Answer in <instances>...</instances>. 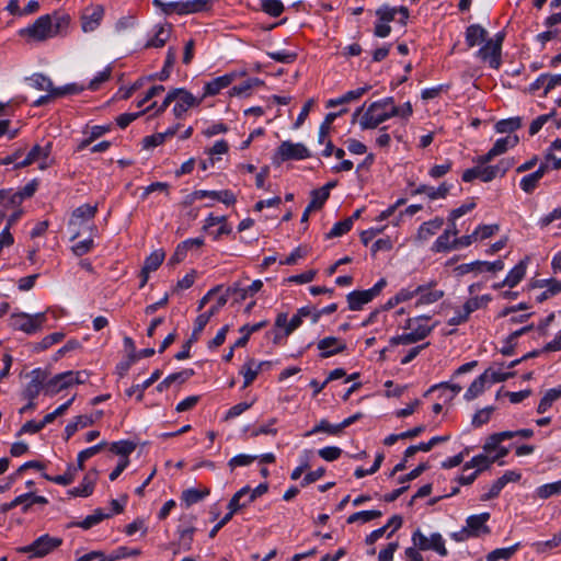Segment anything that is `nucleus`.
<instances>
[{"instance_id":"f257e3e1","label":"nucleus","mask_w":561,"mask_h":561,"mask_svg":"<svg viewBox=\"0 0 561 561\" xmlns=\"http://www.w3.org/2000/svg\"><path fill=\"white\" fill-rule=\"evenodd\" d=\"M400 114L399 106L394 105L392 98H386L371 103L362 115L359 125L362 129H374L390 117Z\"/></svg>"},{"instance_id":"f03ea898","label":"nucleus","mask_w":561,"mask_h":561,"mask_svg":"<svg viewBox=\"0 0 561 561\" xmlns=\"http://www.w3.org/2000/svg\"><path fill=\"white\" fill-rule=\"evenodd\" d=\"M61 545V538L45 534L36 538L30 545L16 548V552L27 554L30 559L44 558L57 550Z\"/></svg>"},{"instance_id":"7ed1b4c3","label":"nucleus","mask_w":561,"mask_h":561,"mask_svg":"<svg viewBox=\"0 0 561 561\" xmlns=\"http://www.w3.org/2000/svg\"><path fill=\"white\" fill-rule=\"evenodd\" d=\"M20 36L27 37L35 42H44L56 36V30L53 26V18L50 14H44L35 20V22L20 30Z\"/></svg>"},{"instance_id":"20e7f679","label":"nucleus","mask_w":561,"mask_h":561,"mask_svg":"<svg viewBox=\"0 0 561 561\" xmlns=\"http://www.w3.org/2000/svg\"><path fill=\"white\" fill-rule=\"evenodd\" d=\"M46 321L45 312L28 314L25 312L12 313L9 320V325L27 334H33L43 328Z\"/></svg>"},{"instance_id":"39448f33","label":"nucleus","mask_w":561,"mask_h":561,"mask_svg":"<svg viewBox=\"0 0 561 561\" xmlns=\"http://www.w3.org/2000/svg\"><path fill=\"white\" fill-rule=\"evenodd\" d=\"M310 156V151L304 144H294L289 140H285L278 146L274 156V162L280 163L287 160H304Z\"/></svg>"},{"instance_id":"423d86ee","label":"nucleus","mask_w":561,"mask_h":561,"mask_svg":"<svg viewBox=\"0 0 561 561\" xmlns=\"http://www.w3.org/2000/svg\"><path fill=\"white\" fill-rule=\"evenodd\" d=\"M96 211L98 206H92L90 204H83L72 211L68 222V229L71 232V240H75L80 236L81 226L93 219Z\"/></svg>"},{"instance_id":"0eeeda50","label":"nucleus","mask_w":561,"mask_h":561,"mask_svg":"<svg viewBox=\"0 0 561 561\" xmlns=\"http://www.w3.org/2000/svg\"><path fill=\"white\" fill-rule=\"evenodd\" d=\"M104 7L102 4H90L85 7L80 14V24L83 33H91L99 28L104 18Z\"/></svg>"},{"instance_id":"6e6552de","label":"nucleus","mask_w":561,"mask_h":561,"mask_svg":"<svg viewBox=\"0 0 561 561\" xmlns=\"http://www.w3.org/2000/svg\"><path fill=\"white\" fill-rule=\"evenodd\" d=\"M174 93L173 113L178 118H182L191 107L198 106L202 101L184 89H174Z\"/></svg>"},{"instance_id":"1a4fd4ad","label":"nucleus","mask_w":561,"mask_h":561,"mask_svg":"<svg viewBox=\"0 0 561 561\" xmlns=\"http://www.w3.org/2000/svg\"><path fill=\"white\" fill-rule=\"evenodd\" d=\"M518 137L508 135L506 137L500 138L495 141L493 147L483 156H480L477 159L478 163L486 164L492 161L495 157L507 151L508 148H513L517 145Z\"/></svg>"},{"instance_id":"9d476101","label":"nucleus","mask_w":561,"mask_h":561,"mask_svg":"<svg viewBox=\"0 0 561 561\" xmlns=\"http://www.w3.org/2000/svg\"><path fill=\"white\" fill-rule=\"evenodd\" d=\"M491 515L488 512L470 515L466 519V528L471 538L480 537L482 535H489L491 533L490 527L486 525Z\"/></svg>"},{"instance_id":"9b49d317","label":"nucleus","mask_w":561,"mask_h":561,"mask_svg":"<svg viewBox=\"0 0 561 561\" xmlns=\"http://www.w3.org/2000/svg\"><path fill=\"white\" fill-rule=\"evenodd\" d=\"M139 553L140 551L137 549L128 550L126 547H119L108 556H105L101 551H91L78 558L76 561H92L94 559H100V561H117L130 556H138Z\"/></svg>"},{"instance_id":"f8f14e48","label":"nucleus","mask_w":561,"mask_h":561,"mask_svg":"<svg viewBox=\"0 0 561 561\" xmlns=\"http://www.w3.org/2000/svg\"><path fill=\"white\" fill-rule=\"evenodd\" d=\"M477 56L481 60L488 61L491 68L497 69L501 66L500 43L493 42V38L488 39L477 51Z\"/></svg>"},{"instance_id":"ddd939ff","label":"nucleus","mask_w":561,"mask_h":561,"mask_svg":"<svg viewBox=\"0 0 561 561\" xmlns=\"http://www.w3.org/2000/svg\"><path fill=\"white\" fill-rule=\"evenodd\" d=\"M32 379L25 387L23 391L24 398L33 401L42 390H44V386L47 379V373L41 368H36L31 373Z\"/></svg>"},{"instance_id":"4468645a","label":"nucleus","mask_w":561,"mask_h":561,"mask_svg":"<svg viewBox=\"0 0 561 561\" xmlns=\"http://www.w3.org/2000/svg\"><path fill=\"white\" fill-rule=\"evenodd\" d=\"M397 14L400 15V18L398 19V22L401 25H405L407 20L409 19V9L407 7L401 5V7L397 8V7H390L388 4H383L376 11V15L378 16V19L381 22H387V23L394 21Z\"/></svg>"},{"instance_id":"2eb2a0df","label":"nucleus","mask_w":561,"mask_h":561,"mask_svg":"<svg viewBox=\"0 0 561 561\" xmlns=\"http://www.w3.org/2000/svg\"><path fill=\"white\" fill-rule=\"evenodd\" d=\"M503 268L504 262L502 260H497L495 262L476 261L472 263L461 264L457 267V271L460 274H467L470 272L482 273L484 271L495 273Z\"/></svg>"},{"instance_id":"dca6fc26","label":"nucleus","mask_w":561,"mask_h":561,"mask_svg":"<svg viewBox=\"0 0 561 561\" xmlns=\"http://www.w3.org/2000/svg\"><path fill=\"white\" fill-rule=\"evenodd\" d=\"M71 386V370H69L58 374L49 380L46 379L44 392L45 394L53 397L60 392L61 390L67 389Z\"/></svg>"},{"instance_id":"f3484780","label":"nucleus","mask_w":561,"mask_h":561,"mask_svg":"<svg viewBox=\"0 0 561 561\" xmlns=\"http://www.w3.org/2000/svg\"><path fill=\"white\" fill-rule=\"evenodd\" d=\"M436 282L431 280L427 284L420 285L417 288H422V291H417L416 305H431L444 297V290L436 288Z\"/></svg>"},{"instance_id":"a211bd4d","label":"nucleus","mask_w":561,"mask_h":561,"mask_svg":"<svg viewBox=\"0 0 561 561\" xmlns=\"http://www.w3.org/2000/svg\"><path fill=\"white\" fill-rule=\"evenodd\" d=\"M318 348L321 351L320 356L322 358H328L344 352L346 344L335 336H327L318 342Z\"/></svg>"},{"instance_id":"6ab92c4d","label":"nucleus","mask_w":561,"mask_h":561,"mask_svg":"<svg viewBox=\"0 0 561 561\" xmlns=\"http://www.w3.org/2000/svg\"><path fill=\"white\" fill-rule=\"evenodd\" d=\"M474 179H480L483 182H491L493 179H495L494 170L492 169V165H486L478 163L477 167L467 169L462 173V181L463 182H471Z\"/></svg>"},{"instance_id":"aec40b11","label":"nucleus","mask_w":561,"mask_h":561,"mask_svg":"<svg viewBox=\"0 0 561 561\" xmlns=\"http://www.w3.org/2000/svg\"><path fill=\"white\" fill-rule=\"evenodd\" d=\"M228 301L226 295L220 296L215 306H213L208 311L201 313L194 324V335L196 333H202L206 324L209 322L213 316H215Z\"/></svg>"},{"instance_id":"412c9836","label":"nucleus","mask_w":561,"mask_h":561,"mask_svg":"<svg viewBox=\"0 0 561 561\" xmlns=\"http://www.w3.org/2000/svg\"><path fill=\"white\" fill-rule=\"evenodd\" d=\"M444 225V220L440 217H435L434 219L423 222L419 229L415 237V241L424 242L427 241L432 236H434Z\"/></svg>"},{"instance_id":"4be33fe9","label":"nucleus","mask_w":561,"mask_h":561,"mask_svg":"<svg viewBox=\"0 0 561 561\" xmlns=\"http://www.w3.org/2000/svg\"><path fill=\"white\" fill-rule=\"evenodd\" d=\"M98 472L92 471L89 472L82 480L79 486L73 488L69 491V494L72 496H82L87 497L92 494Z\"/></svg>"},{"instance_id":"5701e85b","label":"nucleus","mask_w":561,"mask_h":561,"mask_svg":"<svg viewBox=\"0 0 561 561\" xmlns=\"http://www.w3.org/2000/svg\"><path fill=\"white\" fill-rule=\"evenodd\" d=\"M488 31L480 24H471L466 30V43L469 47H474L486 42Z\"/></svg>"},{"instance_id":"b1692460","label":"nucleus","mask_w":561,"mask_h":561,"mask_svg":"<svg viewBox=\"0 0 561 561\" xmlns=\"http://www.w3.org/2000/svg\"><path fill=\"white\" fill-rule=\"evenodd\" d=\"M457 234L458 230H445L433 243L432 251L440 253L456 249V247H454V239L451 240V238Z\"/></svg>"},{"instance_id":"393cba45","label":"nucleus","mask_w":561,"mask_h":561,"mask_svg":"<svg viewBox=\"0 0 561 561\" xmlns=\"http://www.w3.org/2000/svg\"><path fill=\"white\" fill-rule=\"evenodd\" d=\"M232 80H233L232 75H225V76L218 77V78L207 82L204 87V94H203L202 99L207 95H216L224 88L229 87L231 84Z\"/></svg>"},{"instance_id":"a878e982","label":"nucleus","mask_w":561,"mask_h":561,"mask_svg":"<svg viewBox=\"0 0 561 561\" xmlns=\"http://www.w3.org/2000/svg\"><path fill=\"white\" fill-rule=\"evenodd\" d=\"M264 364L265 363L263 362L257 364L253 358L248 359V362L240 369V374L244 378L243 388H247L253 382Z\"/></svg>"},{"instance_id":"bb28decb","label":"nucleus","mask_w":561,"mask_h":561,"mask_svg":"<svg viewBox=\"0 0 561 561\" xmlns=\"http://www.w3.org/2000/svg\"><path fill=\"white\" fill-rule=\"evenodd\" d=\"M348 308L351 310H360L364 305L373 300L371 294L368 290H354L346 296Z\"/></svg>"},{"instance_id":"cd10ccee","label":"nucleus","mask_w":561,"mask_h":561,"mask_svg":"<svg viewBox=\"0 0 561 561\" xmlns=\"http://www.w3.org/2000/svg\"><path fill=\"white\" fill-rule=\"evenodd\" d=\"M449 190L450 185L447 183H442L437 188L427 185H420L414 190L413 194H426L430 199H437L446 197Z\"/></svg>"},{"instance_id":"c85d7f7f","label":"nucleus","mask_w":561,"mask_h":561,"mask_svg":"<svg viewBox=\"0 0 561 561\" xmlns=\"http://www.w3.org/2000/svg\"><path fill=\"white\" fill-rule=\"evenodd\" d=\"M161 377V370H154L151 376L139 385L131 386L126 390V396L131 397L137 393V400L141 401L144 398V391L148 389L152 383H154Z\"/></svg>"},{"instance_id":"c756f323","label":"nucleus","mask_w":561,"mask_h":561,"mask_svg":"<svg viewBox=\"0 0 561 561\" xmlns=\"http://www.w3.org/2000/svg\"><path fill=\"white\" fill-rule=\"evenodd\" d=\"M368 90H369V87L367 85V87L358 88L356 90L348 91L340 98L329 100L327 102V107L328 108L335 107L337 105H342V104L348 103L351 101H355V100L359 99Z\"/></svg>"},{"instance_id":"7c9ffc66","label":"nucleus","mask_w":561,"mask_h":561,"mask_svg":"<svg viewBox=\"0 0 561 561\" xmlns=\"http://www.w3.org/2000/svg\"><path fill=\"white\" fill-rule=\"evenodd\" d=\"M263 286L262 280H254L248 288H242L239 284H233V286L228 288V294H233L238 299L244 300L249 295L252 296L257 293Z\"/></svg>"},{"instance_id":"2f4dec72","label":"nucleus","mask_w":561,"mask_h":561,"mask_svg":"<svg viewBox=\"0 0 561 561\" xmlns=\"http://www.w3.org/2000/svg\"><path fill=\"white\" fill-rule=\"evenodd\" d=\"M526 262L524 260L520 261L510 271L505 279L502 282V285H507L511 288L515 287L524 278L526 274Z\"/></svg>"},{"instance_id":"473e14b6","label":"nucleus","mask_w":561,"mask_h":561,"mask_svg":"<svg viewBox=\"0 0 561 561\" xmlns=\"http://www.w3.org/2000/svg\"><path fill=\"white\" fill-rule=\"evenodd\" d=\"M489 374H482L473 380L468 390L465 393V399L471 401L480 396L485 388V383L489 382Z\"/></svg>"},{"instance_id":"72a5a7b5","label":"nucleus","mask_w":561,"mask_h":561,"mask_svg":"<svg viewBox=\"0 0 561 561\" xmlns=\"http://www.w3.org/2000/svg\"><path fill=\"white\" fill-rule=\"evenodd\" d=\"M111 514L104 513L103 510L98 508L93 514L88 515L83 520L72 523L71 526L80 527L83 529H90L91 527L98 525L103 519L108 518Z\"/></svg>"},{"instance_id":"f704fd0d","label":"nucleus","mask_w":561,"mask_h":561,"mask_svg":"<svg viewBox=\"0 0 561 561\" xmlns=\"http://www.w3.org/2000/svg\"><path fill=\"white\" fill-rule=\"evenodd\" d=\"M171 35V25L164 24L157 27L152 39L147 43V47L160 48L165 45Z\"/></svg>"},{"instance_id":"c9c22d12","label":"nucleus","mask_w":561,"mask_h":561,"mask_svg":"<svg viewBox=\"0 0 561 561\" xmlns=\"http://www.w3.org/2000/svg\"><path fill=\"white\" fill-rule=\"evenodd\" d=\"M152 4L160 9L164 14H185L184 1L163 2L162 0H152Z\"/></svg>"},{"instance_id":"e433bc0d","label":"nucleus","mask_w":561,"mask_h":561,"mask_svg":"<svg viewBox=\"0 0 561 561\" xmlns=\"http://www.w3.org/2000/svg\"><path fill=\"white\" fill-rule=\"evenodd\" d=\"M561 398V386L557 388L549 389L545 396L541 398L537 412L538 413H545L548 409L551 408L554 401L559 400Z\"/></svg>"},{"instance_id":"4c0bfd02","label":"nucleus","mask_w":561,"mask_h":561,"mask_svg":"<svg viewBox=\"0 0 561 561\" xmlns=\"http://www.w3.org/2000/svg\"><path fill=\"white\" fill-rule=\"evenodd\" d=\"M345 112H346V108H343L340 112L327 114V116L324 117V121L321 123V125L319 127V134H318L319 144H324V140L327 139V137L330 134L332 123L335 121L336 117L344 114Z\"/></svg>"},{"instance_id":"58836bf2","label":"nucleus","mask_w":561,"mask_h":561,"mask_svg":"<svg viewBox=\"0 0 561 561\" xmlns=\"http://www.w3.org/2000/svg\"><path fill=\"white\" fill-rule=\"evenodd\" d=\"M209 493L210 491L208 488H205L204 490L187 489L182 492V501L185 503L186 506H191L202 501Z\"/></svg>"},{"instance_id":"ea45409f","label":"nucleus","mask_w":561,"mask_h":561,"mask_svg":"<svg viewBox=\"0 0 561 561\" xmlns=\"http://www.w3.org/2000/svg\"><path fill=\"white\" fill-rule=\"evenodd\" d=\"M511 438H513V435L511 433H507V431L494 433L486 438V442L483 445V450L485 453L496 450L503 440Z\"/></svg>"},{"instance_id":"a19ab883","label":"nucleus","mask_w":561,"mask_h":561,"mask_svg":"<svg viewBox=\"0 0 561 561\" xmlns=\"http://www.w3.org/2000/svg\"><path fill=\"white\" fill-rule=\"evenodd\" d=\"M263 82L257 78H251L247 81L234 85L230 90V95H237V96H248L250 95V91L257 85H261Z\"/></svg>"},{"instance_id":"79ce46f5","label":"nucleus","mask_w":561,"mask_h":561,"mask_svg":"<svg viewBox=\"0 0 561 561\" xmlns=\"http://www.w3.org/2000/svg\"><path fill=\"white\" fill-rule=\"evenodd\" d=\"M165 257L163 250H156L149 256L146 257L142 268L146 272H154L159 268Z\"/></svg>"},{"instance_id":"37998d69","label":"nucleus","mask_w":561,"mask_h":561,"mask_svg":"<svg viewBox=\"0 0 561 561\" xmlns=\"http://www.w3.org/2000/svg\"><path fill=\"white\" fill-rule=\"evenodd\" d=\"M250 492V488L249 486H244L242 488L241 490H239L232 497L231 500L229 501V504H228V508H229V512H231L232 514H234L236 512H238L240 508L242 507H245L249 503H248V500H244L242 501V499L244 496L248 495V493Z\"/></svg>"},{"instance_id":"c03bdc74","label":"nucleus","mask_w":561,"mask_h":561,"mask_svg":"<svg viewBox=\"0 0 561 561\" xmlns=\"http://www.w3.org/2000/svg\"><path fill=\"white\" fill-rule=\"evenodd\" d=\"M518 543L507 547V548H499L493 551H491L486 556L488 561H500V560H510L513 554L516 552L518 548Z\"/></svg>"},{"instance_id":"a18cd8bd","label":"nucleus","mask_w":561,"mask_h":561,"mask_svg":"<svg viewBox=\"0 0 561 561\" xmlns=\"http://www.w3.org/2000/svg\"><path fill=\"white\" fill-rule=\"evenodd\" d=\"M190 522H192V517H188ZM195 528L188 523L187 526L182 527L180 526L178 528V533L180 536V542L183 546L184 550H191L192 542H193V535H194Z\"/></svg>"},{"instance_id":"49530a36","label":"nucleus","mask_w":561,"mask_h":561,"mask_svg":"<svg viewBox=\"0 0 561 561\" xmlns=\"http://www.w3.org/2000/svg\"><path fill=\"white\" fill-rule=\"evenodd\" d=\"M536 494L539 499H543V500L548 499L552 495H560L561 494V480L539 486L536 490Z\"/></svg>"},{"instance_id":"de8ad7c7","label":"nucleus","mask_w":561,"mask_h":561,"mask_svg":"<svg viewBox=\"0 0 561 561\" xmlns=\"http://www.w3.org/2000/svg\"><path fill=\"white\" fill-rule=\"evenodd\" d=\"M522 126V119L519 117H511L507 119H501L495 124V130L497 133H513Z\"/></svg>"},{"instance_id":"09e8293b","label":"nucleus","mask_w":561,"mask_h":561,"mask_svg":"<svg viewBox=\"0 0 561 561\" xmlns=\"http://www.w3.org/2000/svg\"><path fill=\"white\" fill-rule=\"evenodd\" d=\"M382 515L380 511H360L348 516L347 523L353 524L356 522L368 523L373 519L379 518Z\"/></svg>"},{"instance_id":"8fccbe9b","label":"nucleus","mask_w":561,"mask_h":561,"mask_svg":"<svg viewBox=\"0 0 561 561\" xmlns=\"http://www.w3.org/2000/svg\"><path fill=\"white\" fill-rule=\"evenodd\" d=\"M65 337V334L61 332H54L51 334L46 335L41 342L36 343L33 347L35 352H42L54 344L59 343Z\"/></svg>"},{"instance_id":"3c124183","label":"nucleus","mask_w":561,"mask_h":561,"mask_svg":"<svg viewBox=\"0 0 561 561\" xmlns=\"http://www.w3.org/2000/svg\"><path fill=\"white\" fill-rule=\"evenodd\" d=\"M493 463L492 457L480 454L474 456L469 462L465 465V470L469 468H477L478 473L484 469H488Z\"/></svg>"},{"instance_id":"603ef678","label":"nucleus","mask_w":561,"mask_h":561,"mask_svg":"<svg viewBox=\"0 0 561 561\" xmlns=\"http://www.w3.org/2000/svg\"><path fill=\"white\" fill-rule=\"evenodd\" d=\"M320 432L330 435H339L341 433V428L339 424L332 425L327 420H321L311 431L307 432L305 436H311Z\"/></svg>"},{"instance_id":"864d4df0","label":"nucleus","mask_w":561,"mask_h":561,"mask_svg":"<svg viewBox=\"0 0 561 561\" xmlns=\"http://www.w3.org/2000/svg\"><path fill=\"white\" fill-rule=\"evenodd\" d=\"M262 11L266 14L277 18L284 12V4L280 0H262Z\"/></svg>"},{"instance_id":"5fc2aeb1","label":"nucleus","mask_w":561,"mask_h":561,"mask_svg":"<svg viewBox=\"0 0 561 561\" xmlns=\"http://www.w3.org/2000/svg\"><path fill=\"white\" fill-rule=\"evenodd\" d=\"M210 8V0H187L184 1L185 14H193L207 11Z\"/></svg>"},{"instance_id":"6e6d98bb","label":"nucleus","mask_w":561,"mask_h":561,"mask_svg":"<svg viewBox=\"0 0 561 561\" xmlns=\"http://www.w3.org/2000/svg\"><path fill=\"white\" fill-rule=\"evenodd\" d=\"M76 472L77 469L73 466H69L64 474L56 476L54 478L49 477L48 474H45V478L60 485H69L70 483L73 482L76 478Z\"/></svg>"},{"instance_id":"4d7b16f0","label":"nucleus","mask_w":561,"mask_h":561,"mask_svg":"<svg viewBox=\"0 0 561 561\" xmlns=\"http://www.w3.org/2000/svg\"><path fill=\"white\" fill-rule=\"evenodd\" d=\"M257 458H259V456H256V455L252 456V455L240 454V455L232 457L228 461V467L230 468V470H234L237 467H247V466H250Z\"/></svg>"},{"instance_id":"13d9d810","label":"nucleus","mask_w":561,"mask_h":561,"mask_svg":"<svg viewBox=\"0 0 561 561\" xmlns=\"http://www.w3.org/2000/svg\"><path fill=\"white\" fill-rule=\"evenodd\" d=\"M33 85L37 90L47 91L54 95V91L57 90V88L54 87L51 80L44 76V75H35L32 78Z\"/></svg>"},{"instance_id":"bf43d9fd","label":"nucleus","mask_w":561,"mask_h":561,"mask_svg":"<svg viewBox=\"0 0 561 561\" xmlns=\"http://www.w3.org/2000/svg\"><path fill=\"white\" fill-rule=\"evenodd\" d=\"M431 546L430 550L437 552L440 557H446L448 551L445 547V540L440 534L434 533L430 537Z\"/></svg>"},{"instance_id":"052dcab7","label":"nucleus","mask_w":561,"mask_h":561,"mask_svg":"<svg viewBox=\"0 0 561 561\" xmlns=\"http://www.w3.org/2000/svg\"><path fill=\"white\" fill-rule=\"evenodd\" d=\"M540 180L539 173L533 172L520 180V188L527 194L533 193Z\"/></svg>"},{"instance_id":"680f3d73","label":"nucleus","mask_w":561,"mask_h":561,"mask_svg":"<svg viewBox=\"0 0 561 561\" xmlns=\"http://www.w3.org/2000/svg\"><path fill=\"white\" fill-rule=\"evenodd\" d=\"M310 195H311V201L309 203V206L311 208H313L314 210L322 208V206L329 198V193H327V192H324V190H320V188L311 191Z\"/></svg>"},{"instance_id":"e2e57ef3","label":"nucleus","mask_w":561,"mask_h":561,"mask_svg":"<svg viewBox=\"0 0 561 561\" xmlns=\"http://www.w3.org/2000/svg\"><path fill=\"white\" fill-rule=\"evenodd\" d=\"M51 151V144H47L45 147L35 145L28 152V156L34 159V162L45 161Z\"/></svg>"},{"instance_id":"0e129e2a","label":"nucleus","mask_w":561,"mask_h":561,"mask_svg":"<svg viewBox=\"0 0 561 561\" xmlns=\"http://www.w3.org/2000/svg\"><path fill=\"white\" fill-rule=\"evenodd\" d=\"M135 444L128 440L116 442L111 445V450L117 455L127 458L135 450Z\"/></svg>"},{"instance_id":"69168bd1","label":"nucleus","mask_w":561,"mask_h":561,"mask_svg":"<svg viewBox=\"0 0 561 561\" xmlns=\"http://www.w3.org/2000/svg\"><path fill=\"white\" fill-rule=\"evenodd\" d=\"M352 219H344L334 224L330 232L327 234L328 238H336L345 234L352 229Z\"/></svg>"},{"instance_id":"338daca9","label":"nucleus","mask_w":561,"mask_h":561,"mask_svg":"<svg viewBox=\"0 0 561 561\" xmlns=\"http://www.w3.org/2000/svg\"><path fill=\"white\" fill-rule=\"evenodd\" d=\"M267 56L283 64H293L297 59V53L287 50L268 51Z\"/></svg>"},{"instance_id":"774afa93","label":"nucleus","mask_w":561,"mask_h":561,"mask_svg":"<svg viewBox=\"0 0 561 561\" xmlns=\"http://www.w3.org/2000/svg\"><path fill=\"white\" fill-rule=\"evenodd\" d=\"M490 300H491V297L489 295H483L480 297L477 296V297L470 298L468 301H466V304L463 306H465V309H467V312H469L471 314L477 309H479L483 306H486Z\"/></svg>"}]
</instances>
